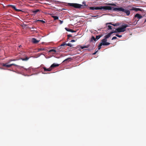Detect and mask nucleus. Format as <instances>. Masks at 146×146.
Listing matches in <instances>:
<instances>
[{
  "instance_id": "obj_6",
  "label": "nucleus",
  "mask_w": 146,
  "mask_h": 146,
  "mask_svg": "<svg viewBox=\"0 0 146 146\" xmlns=\"http://www.w3.org/2000/svg\"><path fill=\"white\" fill-rule=\"evenodd\" d=\"M115 30L117 31L118 32H121L125 31V29L124 28L123 26L122 25L121 27L116 29Z\"/></svg>"
},
{
  "instance_id": "obj_37",
  "label": "nucleus",
  "mask_w": 146,
  "mask_h": 146,
  "mask_svg": "<svg viewBox=\"0 0 146 146\" xmlns=\"http://www.w3.org/2000/svg\"><path fill=\"white\" fill-rule=\"evenodd\" d=\"M75 40H72L70 42H75Z\"/></svg>"
},
{
  "instance_id": "obj_18",
  "label": "nucleus",
  "mask_w": 146,
  "mask_h": 146,
  "mask_svg": "<svg viewBox=\"0 0 146 146\" xmlns=\"http://www.w3.org/2000/svg\"><path fill=\"white\" fill-rule=\"evenodd\" d=\"M90 46V45L89 44V45H86V46H81L80 47L82 49H83L84 48H88Z\"/></svg>"
},
{
  "instance_id": "obj_41",
  "label": "nucleus",
  "mask_w": 146,
  "mask_h": 146,
  "mask_svg": "<svg viewBox=\"0 0 146 146\" xmlns=\"http://www.w3.org/2000/svg\"><path fill=\"white\" fill-rule=\"evenodd\" d=\"M98 16H92V17H98Z\"/></svg>"
},
{
  "instance_id": "obj_12",
  "label": "nucleus",
  "mask_w": 146,
  "mask_h": 146,
  "mask_svg": "<svg viewBox=\"0 0 146 146\" xmlns=\"http://www.w3.org/2000/svg\"><path fill=\"white\" fill-rule=\"evenodd\" d=\"M59 64H56L55 63H53L50 66V67L52 69L54 68L55 67H57L58 66Z\"/></svg>"
},
{
  "instance_id": "obj_27",
  "label": "nucleus",
  "mask_w": 146,
  "mask_h": 146,
  "mask_svg": "<svg viewBox=\"0 0 146 146\" xmlns=\"http://www.w3.org/2000/svg\"><path fill=\"white\" fill-rule=\"evenodd\" d=\"M37 21H40L41 22H42V23H45V22L44 21L42 20H37Z\"/></svg>"
},
{
  "instance_id": "obj_28",
  "label": "nucleus",
  "mask_w": 146,
  "mask_h": 146,
  "mask_svg": "<svg viewBox=\"0 0 146 146\" xmlns=\"http://www.w3.org/2000/svg\"><path fill=\"white\" fill-rule=\"evenodd\" d=\"M71 58H67L66 59H65L63 62H64V61H67V60H69V61H70V59H71Z\"/></svg>"
},
{
  "instance_id": "obj_40",
  "label": "nucleus",
  "mask_w": 146,
  "mask_h": 146,
  "mask_svg": "<svg viewBox=\"0 0 146 146\" xmlns=\"http://www.w3.org/2000/svg\"><path fill=\"white\" fill-rule=\"evenodd\" d=\"M16 60L15 59H14L12 60V61H16Z\"/></svg>"
},
{
  "instance_id": "obj_21",
  "label": "nucleus",
  "mask_w": 146,
  "mask_h": 146,
  "mask_svg": "<svg viewBox=\"0 0 146 146\" xmlns=\"http://www.w3.org/2000/svg\"><path fill=\"white\" fill-rule=\"evenodd\" d=\"M122 25L123 26L124 28L125 29L126 27H129L128 25L127 24H124L123 25Z\"/></svg>"
},
{
  "instance_id": "obj_26",
  "label": "nucleus",
  "mask_w": 146,
  "mask_h": 146,
  "mask_svg": "<svg viewBox=\"0 0 146 146\" xmlns=\"http://www.w3.org/2000/svg\"><path fill=\"white\" fill-rule=\"evenodd\" d=\"M102 45L100 43L98 45V50H100V48H101V46H102Z\"/></svg>"
},
{
  "instance_id": "obj_13",
  "label": "nucleus",
  "mask_w": 146,
  "mask_h": 146,
  "mask_svg": "<svg viewBox=\"0 0 146 146\" xmlns=\"http://www.w3.org/2000/svg\"><path fill=\"white\" fill-rule=\"evenodd\" d=\"M65 29H66V31H68V32H71L72 33H74V32H76V31H74V30H72V29H70L65 28Z\"/></svg>"
},
{
  "instance_id": "obj_19",
  "label": "nucleus",
  "mask_w": 146,
  "mask_h": 146,
  "mask_svg": "<svg viewBox=\"0 0 146 146\" xmlns=\"http://www.w3.org/2000/svg\"><path fill=\"white\" fill-rule=\"evenodd\" d=\"M29 59V58L27 57H26L25 58H21V59L23 61H27Z\"/></svg>"
},
{
  "instance_id": "obj_9",
  "label": "nucleus",
  "mask_w": 146,
  "mask_h": 146,
  "mask_svg": "<svg viewBox=\"0 0 146 146\" xmlns=\"http://www.w3.org/2000/svg\"><path fill=\"white\" fill-rule=\"evenodd\" d=\"M10 6L13 9L15 10L16 11L19 12L21 11V10L19 9H18L16 8L15 6L14 5H11Z\"/></svg>"
},
{
  "instance_id": "obj_33",
  "label": "nucleus",
  "mask_w": 146,
  "mask_h": 146,
  "mask_svg": "<svg viewBox=\"0 0 146 146\" xmlns=\"http://www.w3.org/2000/svg\"><path fill=\"white\" fill-rule=\"evenodd\" d=\"M92 39L94 40L95 41H96V39L94 36H92Z\"/></svg>"
},
{
  "instance_id": "obj_7",
  "label": "nucleus",
  "mask_w": 146,
  "mask_h": 146,
  "mask_svg": "<svg viewBox=\"0 0 146 146\" xmlns=\"http://www.w3.org/2000/svg\"><path fill=\"white\" fill-rule=\"evenodd\" d=\"M8 63L5 64H3V66L6 67H10L12 66H17V65L15 64H8Z\"/></svg>"
},
{
  "instance_id": "obj_38",
  "label": "nucleus",
  "mask_w": 146,
  "mask_h": 146,
  "mask_svg": "<svg viewBox=\"0 0 146 146\" xmlns=\"http://www.w3.org/2000/svg\"><path fill=\"white\" fill-rule=\"evenodd\" d=\"M98 51H95L93 54L95 55L96 54V53Z\"/></svg>"
},
{
  "instance_id": "obj_22",
  "label": "nucleus",
  "mask_w": 146,
  "mask_h": 146,
  "mask_svg": "<svg viewBox=\"0 0 146 146\" xmlns=\"http://www.w3.org/2000/svg\"><path fill=\"white\" fill-rule=\"evenodd\" d=\"M107 5H111V6H116V5L114 3H109L108 4H107Z\"/></svg>"
},
{
  "instance_id": "obj_23",
  "label": "nucleus",
  "mask_w": 146,
  "mask_h": 146,
  "mask_svg": "<svg viewBox=\"0 0 146 146\" xmlns=\"http://www.w3.org/2000/svg\"><path fill=\"white\" fill-rule=\"evenodd\" d=\"M56 52V51L55 49H51V50H50L49 51V52Z\"/></svg>"
},
{
  "instance_id": "obj_17",
  "label": "nucleus",
  "mask_w": 146,
  "mask_h": 146,
  "mask_svg": "<svg viewBox=\"0 0 146 146\" xmlns=\"http://www.w3.org/2000/svg\"><path fill=\"white\" fill-rule=\"evenodd\" d=\"M21 67L25 69V70L26 71L28 72H29V71H30L32 69V68L31 67H30L27 69L24 68V67L23 66H22Z\"/></svg>"
},
{
  "instance_id": "obj_42",
  "label": "nucleus",
  "mask_w": 146,
  "mask_h": 146,
  "mask_svg": "<svg viewBox=\"0 0 146 146\" xmlns=\"http://www.w3.org/2000/svg\"><path fill=\"white\" fill-rule=\"evenodd\" d=\"M92 49H88V51H90L91 50H92Z\"/></svg>"
},
{
  "instance_id": "obj_36",
  "label": "nucleus",
  "mask_w": 146,
  "mask_h": 146,
  "mask_svg": "<svg viewBox=\"0 0 146 146\" xmlns=\"http://www.w3.org/2000/svg\"><path fill=\"white\" fill-rule=\"evenodd\" d=\"M59 21H60V24H62V23H63V21H61V20H59Z\"/></svg>"
},
{
  "instance_id": "obj_8",
  "label": "nucleus",
  "mask_w": 146,
  "mask_h": 146,
  "mask_svg": "<svg viewBox=\"0 0 146 146\" xmlns=\"http://www.w3.org/2000/svg\"><path fill=\"white\" fill-rule=\"evenodd\" d=\"M130 11L134 10L135 11H141V10L139 8H136L134 7H132L131 9H129Z\"/></svg>"
},
{
  "instance_id": "obj_14",
  "label": "nucleus",
  "mask_w": 146,
  "mask_h": 146,
  "mask_svg": "<svg viewBox=\"0 0 146 146\" xmlns=\"http://www.w3.org/2000/svg\"><path fill=\"white\" fill-rule=\"evenodd\" d=\"M43 68L44 71H50L52 70L50 67V68H46L45 67H43Z\"/></svg>"
},
{
  "instance_id": "obj_15",
  "label": "nucleus",
  "mask_w": 146,
  "mask_h": 146,
  "mask_svg": "<svg viewBox=\"0 0 146 146\" xmlns=\"http://www.w3.org/2000/svg\"><path fill=\"white\" fill-rule=\"evenodd\" d=\"M111 35V32H110V33H109L108 35L105 36V38H106V39H107V38H108Z\"/></svg>"
},
{
  "instance_id": "obj_24",
  "label": "nucleus",
  "mask_w": 146,
  "mask_h": 146,
  "mask_svg": "<svg viewBox=\"0 0 146 146\" xmlns=\"http://www.w3.org/2000/svg\"><path fill=\"white\" fill-rule=\"evenodd\" d=\"M101 35L96 36V40L99 39L101 37Z\"/></svg>"
},
{
  "instance_id": "obj_20",
  "label": "nucleus",
  "mask_w": 146,
  "mask_h": 146,
  "mask_svg": "<svg viewBox=\"0 0 146 146\" xmlns=\"http://www.w3.org/2000/svg\"><path fill=\"white\" fill-rule=\"evenodd\" d=\"M40 11L39 9H36L35 10L33 11L32 12L33 13L36 14L37 13Z\"/></svg>"
},
{
  "instance_id": "obj_25",
  "label": "nucleus",
  "mask_w": 146,
  "mask_h": 146,
  "mask_svg": "<svg viewBox=\"0 0 146 146\" xmlns=\"http://www.w3.org/2000/svg\"><path fill=\"white\" fill-rule=\"evenodd\" d=\"M52 17L55 20L58 19V17L56 16H53Z\"/></svg>"
},
{
  "instance_id": "obj_34",
  "label": "nucleus",
  "mask_w": 146,
  "mask_h": 146,
  "mask_svg": "<svg viewBox=\"0 0 146 146\" xmlns=\"http://www.w3.org/2000/svg\"><path fill=\"white\" fill-rule=\"evenodd\" d=\"M108 27L109 28V29L111 30L112 29L111 26L110 25H108Z\"/></svg>"
},
{
  "instance_id": "obj_43",
  "label": "nucleus",
  "mask_w": 146,
  "mask_h": 146,
  "mask_svg": "<svg viewBox=\"0 0 146 146\" xmlns=\"http://www.w3.org/2000/svg\"><path fill=\"white\" fill-rule=\"evenodd\" d=\"M11 61H12V60H9V61L10 62H11Z\"/></svg>"
},
{
  "instance_id": "obj_39",
  "label": "nucleus",
  "mask_w": 146,
  "mask_h": 146,
  "mask_svg": "<svg viewBox=\"0 0 146 146\" xmlns=\"http://www.w3.org/2000/svg\"><path fill=\"white\" fill-rule=\"evenodd\" d=\"M107 24H110V25H112V23H107L106 25H107Z\"/></svg>"
},
{
  "instance_id": "obj_11",
  "label": "nucleus",
  "mask_w": 146,
  "mask_h": 146,
  "mask_svg": "<svg viewBox=\"0 0 146 146\" xmlns=\"http://www.w3.org/2000/svg\"><path fill=\"white\" fill-rule=\"evenodd\" d=\"M39 40H37L35 38H33L32 40V42L35 44H36L39 42Z\"/></svg>"
},
{
  "instance_id": "obj_3",
  "label": "nucleus",
  "mask_w": 146,
  "mask_h": 146,
  "mask_svg": "<svg viewBox=\"0 0 146 146\" xmlns=\"http://www.w3.org/2000/svg\"><path fill=\"white\" fill-rule=\"evenodd\" d=\"M107 40L106 38H104L102 39L101 40L102 42L100 43L104 46H108L110 44V43L108 42H107Z\"/></svg>"
},
{
  "instance_id": "obj_35",
  "label": "nucleus",
  "mask_w": 146,
  "mask_h": 146,
  "mask_svg": "<svg viewBox=\"0 0 146 146\" xmlns=\"http://www.w3.org/2000/svg\"><path fill=\"white\" fill-rule=\"evenodd\" d=\"M117 38V37H116V36H114V37H113L112 38L111 40H114V39H116Z\"/></svg>"
},
{
  "instance_id": "obj_45",
  "label": "nucleus",
  "mask_w": 146,
  "mask_h": 146,
  "mask_svg": "<svg viewBox=\"0 0 146 146\" xmlns=\"http://www.w3.org/2000/svg\"><path fill=\"white\" fill-rule=\"evenodd\" d=\"M146 22V19H145V21H144V23L145 22Z\"/></svg>"
},
{
  "instance_id": "obj_16",
  "label": "nucleus",
  "mask_w": 146,
  "mask_h": 146,
  "mask_svg": "<svg viewBox=\"0 0 146 146\" xmlns=\"http://www.w3.org/2000/svg\"><path fill=\"white\" fill-rule=\"evenodd\" d=\"M100 8V7H91L90 8V9L92 10H100V9H97L98 8Z\"/></svg>"
},
{
  "instance_id": "obj_30",
  "label": "nucleus",
  "mask_w": 146,
  "mask_h": 146,
  "mask_svg": "<svg viewBox=\"0 0 146 146\" xmlns=\"http://www.w3.org/2000/svg\"><path fill=\"white\" fill-rule=\"evenodd\" d=\"M112 25L114 26H117L119 25V24L118 23H116L115 24H112Z\"/></svg>"
},
{
  "instance_id": "obj_32",
  "label": "nucleus",
  "mask_w": 146,
  "mask_h": 146,
  "mask_svg": "<svg viewBox=\"0 0 146 146\" xmlns=\"http://www.w3.org/2000/svg\"><path fill=\"white\" fill-rule=\"evenodd\" d=\"M67 36H68L67 38H68V39L69 38V37H72V36L71 35L69 34V35H67Z\"/></svg>"
},
{
  "instance_id": "obj_31",
  "label": "nucleus",
  "mask_w": 146,
  "mask_h": 146,
  "mask_svg": "<svg viewBox=\"0 0 146 146\" xmlns=\"http://www.w3.org/2000/svg\"><path fill=\"white\" fill-rule=\"evenodd\" d=\"M111 32V34L113 33H117V31H116L115 30L114 31H112V32Z\"/></svg>"
},
{
  "instance_id": "obj_4",
  "label": "nucleus",
  "mask_w": 146,
  "mask_h": 146,
  "mask_svg": "<svg viewBox=\"0 0 146 146\" xmlns=\"http://www.w3.org/2000/svg\"><path fill=\"white\" fill-rule=\"evenodd\" d=\"M112 7L111 6H101L99 8L97 9H100V10L104 9L106 10H111L112 9Z\"/></svg>"
},
{
  "instance_id": "obj_44",
  "label": "nucleus",
  "mask_w": 146,
  "mask_h": 146,
  "mask_svg": "<svg viewBox=\"0 0 146 146\" xmlns=\"http://www.w3.org/2000/svg\"><path fill=\"white\" fill-rule=\"evenodd\" d=\"M21 47V45H20L19 46V48H20Z\"/></svg>"
},
{
  "instance_id": "obj_29",
  "label": "nucleus",
  "mask_w": 146,
  "mask_h": 146,
  "mask_svg": "<svg viewBox=\"0 0 146 146\" xmlns=\"http://www.w3.org/2000/svg\"><path fill=\"white\" fill-rule=\"evenodd\" d=\"M115 35L117 36V37H119V38H121V37L122 36V35H119L118 34H116Z\"/></svg>"
},
{
  "instance_id": "obj_10",
  "label": "nucleus",
  "mask_w": 146,
  "mask_h": 146,
  "mask_svg": "<svg viewBox=\"0 0 146 146\" xmlns=\"http://www.w3.org/2000/svg\"><path fill=\"white\" fill-rule=\"evenodd\" d=\"M134 17L137 18L138 19H140L142 18V16L138 13L136 14L134 16Z\"/></svg>"
},
{
  "instance_id": "obj_1",
  "label": "nucleus",
  "mask_w": 146,
  "mask_h": 146,
  "mask_svg": "<svg viewBox=\"0 0 146 146\" xmlns=\"http://www.w3.org/2000/svg\"><path fill=\"white\" fill-rule=\"evenodd\" d=\"M113 11L119 12H122L126 13L127 16H129L130 14V10H126L122 7L119 8H115L113 9Z\"/></svg>"
},
{
  "instance_id": "obj_2",
  "label": "nucleus",
  "mask_w": 146,
  "mask_h": 146,
  "mask_svg": "<svg viewBox=\"0 0 146 146\" xmlns=\"http://www.w3.org/2000/svg\"><path fill=\"white\" fill-rule=\"evenodd\" d=\"M83 4L84 5H82L79 4L77 3H69L68 5L70 6L76 8H82V7L85 6L86 4L85 2H83Z\"/></svg>"
},
{
  "instance_id": "obj_5",
  "label": "nucleus",
  "mask_w": 146,
  "mask_h": 146,
  "mask_svg": "<svg viewBox=\"0 0 146 146\" xmlns=\"http://www.w3.org/2000/svg\"><path fill=\"white\" fill-rule=\"evenodd\" d=\"M68 46L70 47H72V45L70 44H66L65 43V42L61 44L60 46H59L58 47H60L59 48H64L65 46Z\"/></svg>"
}]
</instances>
